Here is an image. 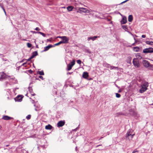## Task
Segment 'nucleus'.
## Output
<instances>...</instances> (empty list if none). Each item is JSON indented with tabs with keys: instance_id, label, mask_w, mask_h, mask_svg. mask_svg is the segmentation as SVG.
<instances>
[{
	"instance_id": "f257e3e1",
	"label": "nucleus",
	"mask_w": 153,
	"mask_h": 153,
	"mask_svg": "<svg viewBox=\"0 0 153 153\" xmlns=\"http://www.w3.org/2000/svg\"><path fill=\"white\" fill-rule=\"evenodd\" d=\"M149 86L148 82H146L144 83L141 85V88L140 90V93H143L146 91L147 89V88Z\"/></svg>"
},
{
	"instance_id": "f03ea898",
	"label": "nucleus",
	"mask_w": 153,
	"mask_h": 153,
	"mask_svg": "<svg viewBox=\"0 0 153 153\" xmlns=\"http://www.w3.org/2000/svg\"><path fill=\"white\" fill-rule=\"evenodd\" d=\"M133 131L132 130L128 131L126 133V137L129 140L132 139L134 135V133L132 134Z\"/></svg>"
},
{
	"instance_id": "7ed1b4c3",
	"label": "nucleus",
	"mask_w": 153,
	"mask_h": 153,
	"mask_svg": "<svg viewBox=\"0 0 153 153\" xmlns=\"http://www.w3.org/2000/svg\"><path fill=\"white\" fill-rule=\"evenodd\" d=\"M143 52L145 53H152L153 52V48H149L143 50Z\"/></svg>"
},
{
	"instance_id": "20e7f679",
	"label": "nucleus",
	"mask_w": 153,
	"mask_h": 153,
	"mask_svg": "<svg viewBox=\"0 0 153 153\" xmlns=\"http://www.w3.org/2000/svg\"><path fill=\"white\" fill-rule=\"evenodd\" d=\"M143 64L145 67H150L152 66L150 65L149 62L147 60H143Z\"/></svg>"
},
{
	"instance_id": "39448f33",
	"label": "nucleus",
	"mask_w": 153,
	"mask_h": 153,
	"mask_svg": "<svg viewBox=\"0 0 153 153\" xmlns=\"http://www.w3.org/2000/svg\"><path fill=\"white\" fill-rule=\"evenodd\" d=\"M133 63L135 66L138 67L140 65V63L138 60L136 59H134L133 60Z\"/></svg>"
},
{
	"instance_id": "423d86ee",
	"label": "nucleus",
	"mask_w": 153,
	"mask_h": 153,
	"mask_svg": "<svg viewBox=\"0 0 153 153\" xmlns=\"http://www.w3.org/2000/svg\"><path fill=\"white\" fill-rule=\"evenodd\" d=\"M129 111L130 112V114L131 115L137 117H139V115L136 111L132 109H131L129 110Z\"/></svg>"
},
{
	"instance_id": "0eeeda50",
	"label": "nucleus",
	"mask_w": 153,
	"mask_h": 153,
	"mask_svg": "<svg viewBox=\"0 0 153 153\" xmlns=\"http://www.w3.org/2000/svg\"><path fill=\"white\" fill-rule=\"evenodd\" d=\"M62 40L61 41L62 42V43L66 44L68 43L69 39L67 36H64V37Z\"/></svg>"
},
{
	"instance_id": "6e6552de",
	"label": "nucleus",
	"mask_w": 153,
	"mask_h": 153,
	"mask_svg": "<svg viewBox=\"0 0 153 153\" xmlns=\"http://www.w3.org/2000/svg\"><path fill=\"white\" fill-rule=\"evenodd\" d=\"M31 65H32L33 67H34V64H33L31 62L30 63H23L22 65L24 66L25 67H30L31 66Z\"/></svg>"
},
{
	"instance_id": "1a4fd4ad",
	"label": "nucleus",
	"mask_w": 153,
	"mask_h": 153,
	"mask_svg": "<svg viewBox=\"0 0 153 153\" xmlns=\"http://www.w3.org/2000/svg\"><path fill=\"white\" fill-rule=\"evenodd\" d=\"M120 22L121 24H123L126 23L127 22L126 17L125 16H123Z\"/></svg>"
},
{
	"instance_id": "9d476101",
	"label": "nucleus",
	"mask_w": 153,
	"mask_h": 153,
	"mask_svg": "<svg viewBox=\"0 0 153 153\" xmlns=\"http://www.w3.org/2000/svg\"><path fill=\"white\" fill-rule=\"evenodd\" d=\"M54 46L52 45H49L48 46H47L44 48V51H48L50 48L53 47Z\"/></svg>"
},
{
	"instance_id": "9b49d317",
	"label": "nucleus",
	"mask_w": 153,
	"mask_h": 153,
	"mask_svg": "<svg viewBox=\"0 0 153 153\" xmlns=\"http://www.w3.org/2000/svg\"><path fill=\"white\" fill-rule=\"evenodd\" d=\"M65 122L64 121H59L57 123L58 126L59 127H62L64 125Z\"/></svg>"
},
{
	"instance_id": "f8f14e48",
	"label": "nucleus",
	"mask_w": 153,
	"mask_h": 153,
	"mask_svg": "<svg viewBox=\"0 0 153 153\" xmlns=\"http://www.w3.org/2000/svg\"><path fill=\"white\" fill-rule=\"evenodd\" d=\"M79 11L82 12L84 13L87 12L88 11V10L87 9L83 7L79 8Z\"/></svg>"
},
{
	"instance_id": "ddd939ff",
	"label": "nucleus",
	"mask_w": 153,
	"mask_h": 153,
	"mask_svg": "<svg viewBox=\"0 0 153 153\" xmlns=\"http://www.w3.org/2000/svg\"><path fill=\"white\" fill-rule=\"evenodd\" d=\"M88 76V74L87 72H84L82 74V77L85 79H87Z\"/></svg>"
},
{
	"instance_id": "4468645a",
	"label": "nucleus",
	"mask_w": 153,
	"mask_h": 153,
	"mask_svg": "<svg viewBox=\"0 0 153 153\" xmlns=\"http://www.w3.org/2000/svg\"><path fill=\"white\" fill-rule=\"evenodd\" d=\"M22 96H18L15 99V100L16 101H21L22 99Z\"/></svg>"
},
{
	"instance_id": "2eb2a0df",
	"label": "nucleus",
	"mask_w": 153,
	"mask_h": 153,
	"mask_svg": "<svg viewBox=\"0 0 153 153\" xmlns=\"http://www.w3.org/2000/svg\"><path fill=\"white\" fill-rule=\"evenodd\" d=\"M38 55V52L37 51H36L33 52L32 53V55L30 57V59H31L33 58L34 57Z\"/></svg>"
},
{
	"instance_id": "dca6fc26",
	"label": "nucleus",
	"mask_w": 153,
	"mask_h": 153,
	"mask_svg": "<svg viewBox=\"0 0 153 153\" xmlns=\"http://www.w3.org/2000/svg\"><path fill=\"white\" fill-rule=\"evenodd\" d=\"M75 64V62L74 60H73L69 65L67 67H72Z\"/></svg>"
},
{
	"instance_id": "f3484780",
	"label": "nucleus",
	"mask_w": 153,
	"mask_h": 153,
	"mask_svg": "<svg viewBox=\"0 0 153 153\" xmlns=\"http://www.w3.org/2000/svg\"><path fill=\"white\" fill-rule=\"evenodd\" d=\"M2 118L4 120H8L11 119L12 118L7 116H4Z\"/></svg>"
},
{
	"instance_id": "a211bd4d",
	"label": "nucleus",
	"mask_w": 153,
	"mask_h": 153,
	"mask_svg": "<svg viewBox=\"0 0 153 153\" xmlns=\"http://www.w3.org/2000/svg\"><path fill=\"white\" fill-rule=\"evenodd\" d=\"M135 56L136 58L139 59H141L142 58V57L140 55V53H137L135 55Z\"/></svg>"
},
{
	"instance_id": "6ab92c4d",
	"label": "nucleus",
	"mask_w": 153,
	"mask_h": 153,
	"mask_svg": "<svg viewBox=\"0 0 153 153\" xmlns=\"http://www.w3.org/2000/svg\"><path fill=\"white\" fill-rule=\"evenodd\" d=\"M52 126L50 125H48L46 126L45 127V128L46 129L50 130L51 129Z\"/></svg>"
},
{
	"instance_id": "aec40b11",
	"label": "nucleus",
	"mask_w": 153,
	"mask_h": 153,
	"mask_svg": "<svg viewBox=\"0 0 153 153\" xmlns=\"http://www.w3.org/2000/svg\"><path fill=\"white\" fill-rule=\"evenodd\" d=\"M128 21L129 22H131L133 20V16L132 15L129 16L128 18Z\"/></svg>"
},
{
	"instance_id": "412c9836",
	"label": "nucleus",
	"mask_w": 153,
	"mask_h": 153,
	"mask_svg": "<svg viewBox=\"0 0 153 153\" xmlns=\"http://www.w3.org/2000/svg\"><path fill=\"white\" fill-rule=\"evenodd\" d=\"M74 7L73 6H69L67 7V9L68 10V11H71L72 10L73 8Z\"/></svg>"
},
{
	"instance_id": "4be33fe9",
	"label": "nucleus",
	"mask_w": 153,
	"mask_h": 153,
	"mask_svg": "<svg viewBox=\"0 0 153 153\" xmlns=\"http://www.w3.org/2000/svg\"><path fill=\"white\" fill-rule=\"evenodd\" d=\"M139 48L138 47H136L134 48V50L136 52H138L139 50Z\"/></svg>"
},
{
	"instance_id": "5701e85b",
	"label": "nucleus",
	"mask_w": 153,
	"mask_h": 153,
	"mask_svg": "<svg viewBox=\"0 0 153 153\" xmlns=\"http://www.w3.org/2000/svg\"><path fill=\"white\" fill-rule=\"evenodd\" d=\"M146 43L148 45H152L153 44V42H150L149 41H147L146 42Z\"/></svg>"
},
{
	"instance_id": "b1692460",
	"label": "nucleus",
	"mask_w": 153,
	"mask_h": 153,
	"mask_svg": "<svg viewBox=\"0 0 153 153\" xmlns=\"http://www.w3.org/2000/svg\"><path fill=\"white\" fill-rule=\"evenodd\" d=\"M37 33L40 34L41 35H42L44 37H45L46 36L45 34L44 33L42 32H39V31Z\"/></svg>"
},
{
	"instance_id": "393cba45",
	"label": "nucleus",
	"mask_w": 153,
	"mask_h": 153,
	"mask_svg": "<svg viewBox=\"0 0 153 153\" xmlns=\"http://www.w3.org/2000/svg\"><path fill=\"white\" fill-rule=\"evenodd\" d=\"M38 74L40 75H44V73L43 71H39L38 72Z\"/></svg>"
},
{
	"instance_id": "a878e982",
	"label": "nucleus",
	"mask_w": 153,
	"mask_h": 153,
	"mask_svg": "<svg viewBox=\"0 0 153 153\" xmlns=\"http://www.w3.org/2000/svg\"><path fill=\"white\" fill-rule=\"evenodd\" d=\"M62 43H62V42L61 41H60L59 42L57 43H56L54 44V46H57V45H58Z\"/></svg>"
},
{
	"instance_id": "bb28decb",
	"label": "nucleus",
	"mask_w": 153,
	"mask_h": 153,
	"mask_svg": "<svg viewBox=\"0 0 153 153\" xmlns=\"http://www.w3.org/2000/svg\"><path fill=\"white\" fill-rule=\"evenodd\" d=\"M98 37V36H94L93 37H91V39L93 41H94Z\"/></svg>"
},
{
	"instance_id": "cd10ccee",
	"label": "nucleus",
	"mask_w": 153,
	"mask_h": 153,
	"mask_svg": "<svg viewBox=\"0 0 153 153\" xmlns=\"http://www.w3.org/2000/svg\"><path fill=\"white\" fill-rule=\"evenodd\" d=\"M116 97L117 98H119L121 96L120 95V94L117 93H116Z\"/></svg>"
},
{
	"instance_id": "c85d7f7f",
	"label": "nucleus",
	"mask_w": 153,
	"mask_h": 153,
	"mask_svg": "<svg viewBox=\"0 0 153 153\" xmlns=\"http://www.w3.org/2000/svg\"><path fill=\"white\" fill-rule=\"evenodd\" d=\"M27 46L28 48H30L31 46V44L30 43H27Z\"/></svg>"
},
{
	"instance_id": "c756f323",
	"label": "nucleus",
	"mask_w": 153,
	"mask_h": 153,
	"mask_svg": "<svg viewBox=\"0 0 153 153\" xmlns=\"http://www.w3.org/2000/svg\"><path fill=\"white\" fill-rule=\"evenodd\" d=\"M31 118V115H28L26 117V118L27 120L30 119Z\"/></svg>"
},
{
	"instance_id": "7c9ffc66",
	"label": "nucleus",
	"mask_w": 153,
	"mask_h": 153,
	"mask_svg": "<svg viewBox=\"0 0 153 153\" xmlns=\"http://www.w3.org/2000/svg\"><path fill=\"white\" fill-rule=\"evenodd\" d=\"M77 63L80 64L82 62L80 60H78L77 61Z\"/></svg>"
},
{
	"instance_id": "2f4dec72",
	"label": "nucleus",
	"mask_w": 153,
	"mask_h": 153,
	"mask_svg": "<svg viewBox=\"0 0 153 153\" xmlns=\"http://www.w3.org/2000/svg\"><path fill=\"white\" fill-rule=\"evenodd\" d=\"M27 72H28L30 74H32L33 71L31 70H28L27 71Z\"/></svg>"
},
{
	"instance_id": "473e14b6",
	"label": "nucleus",
	"mask_w": 153,
	"mask_h": 153,
	"mask_svg": "<svg viewBox=\"0 0 153 153\" xmlns=\"http://www.w3.org/2000/svg\"><path fill=\"white\" fill-rule=\"evenodd\" d=\"M122 27L124 29H127V27L126 25H123L122 26Z\"/></svg>"
},
{
	"instance_id": "72a5a7b5",
	"label": "nucleus",
	"mask_w": 153,
	"mask_h": 153,
	"mask_svg": "<svg viewBox=\"0 0 153 153\" xmlns=\"http://www.w3.org/2000/svg\"><path fill=\"white\" fill-rule=\"evenodd\" d=\"M1 7L2 8V9L3 10L4 12L6 14V12L5 11V10L4 9V7L2 6H1Z\"/></svg>"
},
{
	"instance_id": "f704fd0d",
	"label": "nucleus",
	"mask_w": 153,
	"mask_h": 153,
	"mask_svg": "<svg viewBox=\"0 0 153 153\" xmlns=\"http://www.w3.org/2000/svg\"><path fill=\"white\" fill-rule=\"evenodd\" d=\"M1 7L2 8V9L3 10L4 12L6 14V12L5 11V10L4 9V7L2 6H1Z\"/></svg>"
},
{
	"instance_id": "c9c22d12",
	"label": "nucleus",
	"mask_w": 153,
	"mask_h": 153,
	"mask_svg": "<svg viewBox=\"0 0 153 153\" xmlns=\"http://www.w3.org/2000/svg\"><path fill=\"white\" fill-rule=\"evenodd\" d=\"M1 7L2 8V9L3 10L4 12L6 14V12L5 11V10L4 9V7L2 6H1Z\"/></svg>"
},
{
	"instance_id": "e433bc0d",
	"label": "nucleus",
	"mask_w": 153,
	"mask_h": 153,
	"mask_svg": "<svg viewBox=\"0 0 153 153\" xmlns=\"http://www.w3.org/2000/svg\"><path fill=\"white\" fill-rule=\"evenodd\" d=\"M35 30L36 31H39L40 30V29L38 27H36L35 29Z\"/></svg>"
},
{
	"instance_id": "4c0bfd02",
	"label": "nucleus",
	"mask_w": 153,
	"mask_h": 153,
	"mask_svg": "<svg viewBox=\"0 0 153 153\" xmlns=\"http://www.w3.org/2000/svg\"><path fill=\"white\" fill-rule=\"evenodd\" d=\"M64 37V36H58L57 37V38H61L62 39H63Z\"/></svg>"
},
{
	"instance_id": "58836bf2",
	"label": "nucleus",
	"mask_w": 153,
	"mask_h": 153,
	"mask_svg": "<svg viewBox=\"0 0 153 153\" xmlns=\"http://www.w3.org/2000/svg\"><path fill=\"white\" fill-rule=\"evenodd\" d=\"M52 38H51L50 39H47V42H51V40H52Z\"/></svg>"
},
{
	"instance_id": "ea45409f",
	"label": "nucleus",
	"mask_w": 153,
	"mask_h": 153,
	"mask_svg": "<svg viewBox=\"0 0 153 153\" xmlns=\"http://www.w3.org/2000/svg\"><path fill=\"white\" fill-rule=\"evenodd\" d=\"M39 78H40L42 80H43V77L42 76H39Z\"/></svg>"
},
{
	"instance_id": "a19ab883",
	"label": "nucleus",
	"mask_w": 153,
	"mask_h": 153,
	"mask_svg": "<svg viewBox=\"0 0 153 153\" xmlns=\"http://www.w3.org/2000/svg\"><path fill=\"white\" fill-rule=\"evenodd\" d=\"M142 37L143 38H145L146 37V36L145 35H142Z\"/></svg>"
},
{
	"instance_id": "79ce46f5",
	"label": "nucleus",
	"mask_w": 153,
	"mask_h": 153,
	"mask_svg": "<svg viewBox=\"0 0 153 153\" xmlns=\"http://www.w3.org/2000/svg\"><path fill=\"white\" fill-rule=\"evenodd\" d=\"M91 37H88V40L89 41L91 39Z\"/></svg>"
},
{
	"instance_id": "37998d69",
	"label": "nucleus",
	"mask_w": 153,
	"mask_h": 153,
	"mask_svg": "<svg viewBox=\"0 0 153 153\" xmlns=\"http://www.w3.org/2000/svg\"><path fill=\"white\" fill-rule=\"evenodd\" d=\"M128 0H126V1H123V2H121V3H120V4H123V3H125V2H126L127 1H128Z\"/></svg>"
},
{
	"instance_id": "c03bdc74",
	"label": "nucleus",
	"mask_w": 153,
	"mask_h": 153,
	"mask_svg": "<svg viewBox=\"0 0 153 153\" xmlns=\"http://www.w3.org/2000/svg\"><path fill=\"white\" fill-rule=\"evenodd\" d=\"M71 68H68L67 69V70L68 71H69V70H70L71 69Z\"/></svg>"
},
{
	"instance_id": "a18cd8bd",
	"label": "nucleus",
	"mask_w": 153,
	"mask_h": 153,
	"mask_svg": "<svg viewBox=\"0 0 153 153\" xmlns=\"http://www.w3.org/2000/svg\"><path fill=\"white\" fill-rule=\"evenodd\" d=\"M31 32L33 33H37L38 32H35L34 31H31Z\"/></svg>"
},
{
	"instance_id": "49530a36",
	"label": "nucleus",
	"mask_w": 153,
	"mask_h": 153,
	"mask_svg": "<svg viewBox=\"0 0 153 153\" xmlns=\"http://www.w3.org/2000/svg\"><path fill=\"white\" fill-rule=\"evenodd\" d=\"M121 90L120 89V90L118 91V92L119 93H120V92H121Z\"/></svg>"
},
{
	"instance_id": "de8ad7c7",
	"label": "nucleus",
	"mask_w": 153,
	"mask_h": 153,
	"mask_svg": "<svg viewBox=\"0 0 153 153\" xmlns=\"http://www.w3.org/2000/svg\"><path fill=\"white\" fill-rule=\"evenodd\" d=\"M36 48H39V47H38V45H36Z\"/></svg>"
},
{
	"instance_id": "09e8293b",
	"label": "nucleus",
	"mask_w": 153,
	"mask_h": 153,
	"mask_svg": "<svg viewBox=\"0 0 153 153\" xmlns=\"http://www.w3.org/2000/svg\"><path fill=\"white\" fill-rule=\"evenodd\" d=\"M129 61H131V57H129Z\"/></svg>"
},
{
	"instance_id": "8fccbe9b",
	"label": "nucleus",
	"mask_w": 153,
	"mask_h": 153,
	"mask_svg": "<svg viewBox=\"0 0 153 153\" xmlns=\"http://www.w3.org/2000/svg\"><path fill=\"white\" fill-rule=\"evenodd\" d=\"M135 151H133L132 152V153H135Z\"/></svg>"
},
{
	"instance_id": "3c124183",
	"label": "nucleus",
	"mask_w": 153,
	"mask_h": 153,
	"mask_svg": "<svg viewBox=\"0 0 153 153\" xmlns=\"http://www.w3.org/2000/svg\"><path fill=\"white\" fill-rule=\"evenodd\" d=\"M62 8H64L65 9V7H62Z\"/></svg>"
}]
</instances>
